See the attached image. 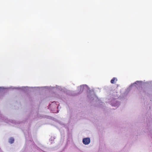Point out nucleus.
Masks as SVG:
<instances>
[{
  "mask_svg": "<svg viewBox=\"0 0 152 152\" xmlns=\"http://www.w3.org/2000/svg\"><path fill=\"white\" fill-rule=\"evenodd\" d=\"M14 139L13 138H10L9 142L11 144L13 143L14 142Z\"/></svg>",
  "mask_w": 152,
  "mask_h": 152,
  "instance_id": "obj_4",
  "label": "nucleus"
},
{
  "mask_svg": "<svg viewBox=\"0 0 152 152\" xmlns=\"http://www.w3.org/2000/svg\"><path fill=\"white\" fill-rule=\"evenodd\" d=\"M90 139L89 137L84 138L83 140V142L85 145L88 144L90 143Z\"/></svg>",
  "mask_w": 152,
  "mask_h": 152,
  "instance_id": "obj_1",
  "label": "nucleus"
},
{
  "mask_svg": "<svg viewBox=\"0 0 152 152\" xmlns=\"http://www.w3.org/2000/svg\"><path fill=\"white\" fill-rule=\"evenodd\" d=\"M117 81V79L116 78L114 77H113L112 80H111L110 82L112 84L115 83Z\"/></svg>",
  "mask_w": 152,
  "mask_h": 152,
  "instance_id": "obj_2",
  "label": "nucleus"
},
{
  "mask_svg": "<svg viewBox=\"0 0 152 152\" xmlns=\"http://www.w3.org/2000/svg\"><path fill=\"white\" fill-rule=\"evenodd\" d=\"M87 86L86 85H84L80 86L81 89H82V91H83L85 88H86Z\"/></svg>",
  "mask_w": 152,
  "mask_h": 152,
  "instance_id": "obj_3",
  "label": "nucleus"
}]
</instances>
